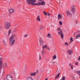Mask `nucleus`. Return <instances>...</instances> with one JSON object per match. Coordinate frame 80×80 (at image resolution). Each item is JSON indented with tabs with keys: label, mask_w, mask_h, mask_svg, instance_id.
<instances>
[{
	"label": "nucleus",
	"mask_w": 80,
	"mask_h": 80,
	"mask_svg": "<svg viewBox=\"0 0 80 80\" xmlns=\"http://www.w3.org/2000/svg\"><path fill=\"white\" fill-rule=\"evenodd\" d=\"M10 1H11V0H10Z\"/></svg>",
	"instance_id": "obj_44"
},
{
	"label": "nucleus",
	"mask_w": 80,
	"mask_h": 80,
	"mask_svg": "<svg viewBox=\"0 0 80 80\" xmlns=\"http://www.w3.org/2000/svg\"><path fill=\"white\" fill-rule=\"evenodd\" d=\"M78 62H76L75 63V65H78Z\"/></svg>",
	"instance_id": "obj_30"
},
{
	"label": "nucleus",
	"mask_w": 80,
	"mask_h": 80,
	"mask_svg": "<svg viewBox=\"0 0 80 80\" xmlns=\"http://www.w3.org/2000/svg\"><path fill=\"white\" fill-rule=\"evenodd\" d=\"M68 43H67V42H65V45H68Z\"/></svg>",
	"instance_id": "obj_35"
},
{
	"label": "nucleus",
	"mask_w": 80,
	"mask_h": 80,
	"mask_svg": "<svg viewBox=\"0 0 80 80\" xmlns=\"http://www.w3.org/2000/svg\"><path fill=\"white\" fill-rule=\"evenodd\" d=\"M41 5H45V2L44 1L41 2Z\"/></svg>",
	"instance_id": "obj_17"
},
{
	"label": "nucleus",
	"mask_w": 80,
	"mask_h": 80,
	"mask_svg": "<svg viewBox=\"0 0 80 80\" xmlns=\"http://www.w3.org/2000/svg\"><path fill=\"white\" fill-rule=\"evenodd\" d=\"M11 32H12V30H9L8 32V36H10V34Z\"/></svg>",
	"instance_id": "obj_18"
},
{
	"label": "nucleus",
	"mask_w": 80,
	"mask_h": 80,
	"mask_svg": "<svg viewBox=\"0 0 80 80\" xmlns=\"http://www.w3.org/2000/svg\"><path fill=\"white\" fill-rule=\"evenodd\" d=\"M36 75V72H33V73H31L30 74V76L31 77L32 76H35Z\"/></svg>",
	"instance_id": "obj_14"
},
{
	"label": "nucleus",
	"mask_w": 80,
	"mask_h": 80,
	"mask_svg": "<svg viewBox=\"0 0 80 80\" xmlns=\"http://www.w3.org/2000/svg\"><path fill=\"white\" fill-rule=\"evenodd\" d=\"M11 25V22H8L6 23L5 24V28L7 29H8L10 27V25Z\"/></svg>",
	"instance_id": "obj_3"
},
{
	"label": "nucleus",
	"mask_w": 80,
	"mask_h": 80,
	"mask_svg": "<svg viewBox=\"0 0 80 80\" xmlns=\"http://www.w3.org/2000/svg\"><path fill=\"white\" fill-rule=\"evenodd\" d=\"M58 35H61L62 38H63V34L62 33V30H61L60 32H58Z\"/></svg>",
	"instance_id": "obj_8"
},
{
	"label": "nucleus",
	"mask_w": 80,
	"mask_h": 80,
	"mask_svg": "<svg viewBox=\"0 0 80 80\" xmlns=\"http://www.w3.org/2000/svg\"><path fill=\"white\" fill-rule=\"evenodd\" d=\"M40 2H43V0H39Z\"/></svg>",
	"instance_id": "obj_40"
},
{
	"label": "nucleus",
	"mask_w": 80,
	"mask_h": 80,
	"mask_svg": "<svg viewBox=\"0 0 80 80\" xmlns=\"http://www.w3.org/2000/svg\"><path fill=\"white\" fill-rule=\"evenodd\" d=\"M78 22L77 21H75V23H76V24H77Z\"/></svg>",
	"instance_id": "obj_41"
},
{
	"label": "nucleus",
	"mask_w": 80,
	"mask_h": 80,
	"mask_svg": "<svg viewBox=\"0 0 80 80\" xmlns=\"http://www.w3.org/2000/svg\"><path fill=\"white\" fill-rule=\"evenodd\" d=\"M58 20H60V19H62L63 18V16L61 14H59L58 15Z\"/></svg>",
	"instance_id": "obj_10"
},
{
	"label": "nucleus",
	"mask_w": 80,
	"mask_h": 80,
	"mask_svg": "<svg viewBox=\"0 0 80 80\" xmlns=\"http://www.w3.org/2000/svg\"><path fill=\"white\" fill-rule=\"evenodd\" d=\"M43 13L44 15H47V13L45 11H44Z\"/></svg>",
	"instance_id": "obj_26"
},
{
	"label": "nucleus",
	"mask_w": 80,
	"mask_h": 80,
	"mask_svg": "<svg viewBox=\"0 0 80 80\" xmlns=\"http://www.w3.org/2000/svg\"><path fill=\"white\" fill-rule=\"evenodd\" d=\"M59 23L60 25H62V22L61 21H59Z\"/></svg>",
	"instance_id": "obj_27"
},
{
	"label": "nucleus",
	"mask_w": 80,
	"mask_h": 80,
	"mask_svg": "<svg viewBox=\"0 0 80 80\" xmlns=\"http://www.w3.org/2000/svg\"><path fill=\"white\" fill-rule=\"evenodd\" d=\"M62 80H65V77L64 76L62 77Z\"/></svg>",
	"instance_id": "obj_28"
},
{
	"label": "nucleus",
	"mask_w": 80,
	"mask_h": 80,
	"mask_svg": "<svg viewBox=\"0 0 80 80\" xmlns=\"http://www.w3.org/2000/svg\"><path fill=\"white\" fill-rule=\"evenodd\" d=\"M16 35L15 34H14L12 35V36H11L10 38V46H12V45H14V43H15V40L13 39V37H15Z\"/></svg>",
	"instance_id": "obj_2"
},
{
	"label": "nucleus",
	"mask_w": 80,
	"mask_h": 80,
	"mask_svg": "<svg viewBox=\"0 0 80 80\" xmlns=\"http://www.w3.org/2000/svg\"><path fill=\"white\" fill-rule=\"evenodd\" d=\"M15 11V10L13 9H10L9 12L10 13H13Z\"/></svg>",
	"instance_id": "obj_11"
},
{
	"label": "nucleus",
	"mask_w": 80,
	"mask_h": 80,
	"mask_svg": "<svg viewBox=\"0 0 80 80\" xmlns=\"http://www.w3.org/2000/svg\"><path fill=\"white\" fill-rule=\"evenodd\" d=\"M39 42L40 46H42L43 45V41L41 38L40 39Z\"/></svg>",
	"instance_id": "obj_9"
},
{
	"label": "nucleus",
	"mask_w": 80,
	"mask_h": 80,
	"mask_svg": "<svg viewBox=\"0 0 80 80\" xmlns=\"http://www.w3.org/2000/svg\"><path fill=\"white\" fill-rule=\"evenodd\" d=\"M48 50H50V48L49 47L48 48Z\"/></svg>",
	"instance_id": "obj_36"
},
{
	"label": "nucleus",
	"mask_w": 80,
	"mask_h": 80,
	"mask_svg": "<svg viewBox=\"0 0 80 80\" xmlns=\"http://www.w3.org/2000/svg\"><path fill=\"white\" fill-rule=\"evenodd\" d=\"M28 36V35L27 34H26L25 35L24 37L25 38H26V37H27Z\"/></svg>",
	"instance_id": "obj_33"
},
{
	"label": "nucleus",
	"mask_w": 80,
	"mask_h": 80,
	"mask_svg": "<svg viewBox=\"0 0 80 80\" xmlns=\"http://www.w3.org/2000/svg\"><path fill=\"white\" fill-rule=\"evenodd\" d=\"M13 77L10 74L8 75L6 77L7 80H13Z\"/></svg>",
	"instance_id": "obj_4"
},
{
	"label": "nucleus",
	"mask_w": 80,
	"mask_h": 80,
	"mask_svg": "<svg viewBox=\"0 0 80 80\" xmlns=\"http://www.w3.org/2000/svg\"><path fill=\"white\" fill-rule=\"evenodd\" d=\"M68 52L69 55H72V54H73V51L72 50H68Z\"/></svg>",
	"instance_id": "obj_13"
},
{
	"label": "nucleus",
	"mask_w": 80,
	"mask_h": 80,
	"mask_svg": "<svg viewBox=\"0 0 80 80\" xmlns=\"http://www.w3.org/2000/svg\"><path fill=\"white\" fill-rule=\"evenodd\" d=\"M26 80H33V78L30 76H28L26 78Z\"/></svg>",
	"instance_id": "obj_12"
},
{
	"label": "nucleus",
	"mask_w": 80,
	"mask_h": 80,
	"mask_svg": "<svg viewBox=\"0 0 80 80\" xmlns=\"http://www.w3.org/2000/svg\"><path fill=\"white\" fill-rule=\"evenodd\" d=\"M50 13H48V16H50Z\"/></svg>",
	"instance_id": "obj_37"
},
{
	"label": "nucleus",
	"mask_w": 80,
	"mask_h": 80,
	"mask_svg": "<svg viewBox=\"0 0 80 80\" xmlns=\"http://www.w3.org/2000/svg\"><path fill=\"white\" fill-rule=\"evenodd\" d=\"M56 58H57V56L54 55L52 58V59L54 60V59H56Z\"/></svg>",
	"instance_id": "obj_21"
},
{
	"label": "nucleus",
	"mask_w": 80,
	"mask_h": 80,
	"mask_svg": "<svg viewBox=\"0 0 80 80\" xmlns=\"http://www.w3.org/2000/svg\"><path fill=\"white\" fill-rule=\"evenodd\" d=\"M59 76H60V73H59L57 76L55 78H58V77H59Z\"/></svg>",
	"instance_id": "obj_20"
},
{
	"label": "nucleus",
	"mask_w": 80,
	"mask_h": 80,
	"mask_svg": "<svg viewBox=\"0 0 80 80\" xmlns=\"http://www.w3.org/2000/svg\"><path fill=\"white\" fill-rule=\"evenodd\" d=\"M47 37H49V38H51V35L50 33L48 34Z\"/></svg>",
	"instance_id": "obj_19"
},
{
	"label": "nucleus",
	"mask_w": 80,
	"mask_h": 80,
	"mask_svg": "<svg viewBox=\"0 0 80 80\" xmlns=\"http://www.w3.org/2000/svg\"><path fill=\"white\" fill-rule=\"evenodd\" d=\"M54 63H55V62H52V64H54Z\"/></svg>",
	"instance_id": "obj_43"
},
{
	"label": "nucleus",
	"mask_w": 80,
	"mask_h": 80,
	"mask_svg": "<svg viewBox=\"0 0 80 80\" xmlns=\"http://www.w3.org/2000/svg\"><path fill=\"white\" fill-rule=\"evenodd\" d=\"M71 69H73V65H72L71 66Z\"/></svg>",
	"instance_id": "obj_38"
},
{
	"label": "nucleus",
	"mask_w": 80,
	"mask_h": 80,
	"mask_svg": "<svg viewBox=\"0 0 80 80\" xmlns=\"http://www.w3.org/2000/svg\"><path fill=\"white\" fill-rule=\"evenodd\" d=\"M77 73L80 76V71H78L77 72Z\"/></svg>",
	"instance_id": "obj_25"
},
{
	"label": "nucleus",
	"mask_w": 80,
	"mask_h": 80,
	"mask_svg": "<svg viewBox=\"0 0 80 80\" xmlns=\"http://www.w3.org/2000/svg\"><path fill=\"white\" fill-rule=\"evenodd\" d=\"M70 40H71V42H70L71 43L72 42H73V38L72 37H71L70 38Z\"/></svg>",
	"instance_id": "obj_23"
},
{
	"label": "nucleus",
	"mask_w": 80,
	"mask_h": 80,
	"mask_svg": "<svg viewBox=\"0 0 80 80\" xmlns=\"http://www.w3.org/2000/svg\"><path fill=\"white\" fill-rule=\"evenodd\" d=\"M71 12L72 13H75V6H73L72 7Z\"/></svg>",
	"instance_id": "obj_7"
},
{
	"label": "nucleus",
	"mask_w": 80,
	"mask_h": 80,
	"mask_svg": "<svg viewBox=\"0 0 80 80\" xmlns=\"http://www.w3.org/2000/svg\"><path fill=\"white\" fill-rule=\"evenodd\" d=\"M28 3L30 5L32 4V5H41V2H38L37 3H35L36 0H26Z\"/></svg>",
	"instance_id": "obj_1"
},
{
	"label": "nucleus",
	"mask_w": 80,
	"mask_h": 80,
	"mask_svg": "<svg viewBox=\"0 0 80 80\" xmlns=\"http://www.w3.org/2000/svg\"><path fill=\"white\" fill-rule=\"evenodd\" d=\"M37 20L39 22H40V16L39 15L38 16L37 18Z\"/></svg>",
	"instance_id": "obj_16"
},
{
	"label": "nucleus",
	"mask_w": 80,
	"mask_h": 80,
	"mask_svg": "<svg viewBox=\"0 0 80 80\" xmlns=\"http://www.w3.org/2000/svg\"><path fill=\"white\" fill-rule=\"evenodd\" d=\"M66 13L67 14L68 17H70L71 15V13L70 11L68 10H67L66 11Z\"/></svg>",
	"instance_id": "obj_6"
},
{
	"label": "nucleus",
	"mask_w": 80,
	"mask_h": 80,
	"mask_svg": "<svg viewBox=\"0 0 80 80\" xmlns=\"http://www.w3.org/2000/svg\"><path fill=\"white\" fill-rule=\"evenodd\" d=\"M39 60H41V59H42V58H41V56H39Z\"/></svg>",
	"instance_id": "obj_31"
},
{
	"label": "nucleus",
	"mask_w": 80,
	"mask_h": 80,
	"mask_svg": "<svg viewBox=\"0 0 80 80\" xmlns=\"http://www.w3.org/2000/svg\"><path fill=\"white\" fill-rule=\"evenodd\" d=\"M60 30V28H58L57 29V30H58V31H59V30Z\"/></svg>",
	"instance_id": "obj_32"
},
{
	"label": "nucleus",
	"mask_w": 80,
	"mask_h": 80,
	"mask_svg": "<svg viewBox=\"0 0 80 80\" xmlns=\"http://www.w3.org/2000/svg\"><path fill=\"white\" fill-rule=\"evenodd\" d=\"M44 27H43V26L42 25L41 26V29H43V28Z\"/></svg>",
	"instance_id": "obj_29"
},
{
	"label": "nucleus",
	"mask_w": 80,
	"mask_h": 80,
	"mask_svg": "<svg viewBox=\"0 0 80 80\" xmlns=\"http://www.w3.org/2000/svg\"><path fill=\"white\" fill-rule=\"evenodd\" d=\"M4 68H6V67H7V64L6 63H5L4 64Z\"/></svg>",
	"instance_id": "obj_22"
},
{
	"label": "nucleus",
	"mask_w": 80,
	"mask_h": 80,
	"mask_svg": "<svg viewBox=\"0 0 80 80\" xmlns=\"http://www.w3.org/2000/svg\"><path fill=\"white\" fill-rule=\"evenodd\" d=\"M2 58H0V70H1V68H2V63H3V61H2Z\"/></svg>",
	"instance_id": "obj_5"
},
{
	"label": "nucleus",
	"mask_w": 80,
	"mask_h": 80,
	"mask_svg": "<svg viewBox=\"0 0 80 80\" xmlns=\"http://www.w3.org/2000/svg\"><path fill=\"white\" fill-rule=\"evenodd\" d=\"M45 80H48V78H46V79H45Z\"/></svg>",
	"instance_id": "obj_42"
},
{
	"label": "nucleus",
	"mask_w": 80,
	"mask_h": 80,
	"mask_svg": "<svg viewBox=\"0 0 80 80\" xmlns=\"http://www.w3.org/2000/svg\"><path fill=\"white\" fill-rule=\"evenodd\" d=\"M47 47H48V46H47V44H45V45H44L42 47V48H43V49H44V48H47Z\"/></svg>",
	"instance_id": "obj_15"
},
{
	"label": "nucleus",
	"mask_w": 80,
	"mask_h": 80,
	"mask_svg": "<svg viewBox=\"0 0 80 80\" xmlns=\"http://www.w3.org/2000/svg\"><path fill=\"white\" fill-rule=\"evenodd\" d=\"M71 65H72V63H69V67H71Z\"/></svg>",
	"instance_id": "obj_34"
},
{
	"label": "nucleus",
	"mask_w": 80,
	"mask_h": 80,
	"mask_svg": "<svg viewBox=\"0 0 80 80\" xmlns=\"http://www.w3.org/2000/svg\"><path fill=\"white\" fill-rule=\"evenodd\" d=\"M78 60H79L80 61V56L78 58Z\"/></svg>",
	"instance_id": "obj_39"
},
{
	"label": "nucleus",
	"mask_w": 80,
	"mask_h": 80,
	"mask_svg": "<svg viewBox=\"0 0 80 80\" xmlns=\"http://www.w3.org/2000/svg\"><path fill=\"white\" fill-rule=\"evenodd\" d=\"M44 52H45V50H42V51L41 52V53L42 54H43L44 53Z\"/></svg>",
	"instance_id": "obj_24"
}]
</instances>
